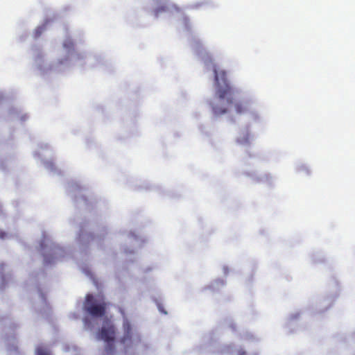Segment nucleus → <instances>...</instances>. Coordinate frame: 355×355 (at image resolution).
<instances>
[{"mask_svg":"<svg viewBox=\"0 0 355 355\" xmlns=\"http://www.w3.org/2000/svg\"><path fill=\"white\" fill-rule=\"evenodd\" d=\"M123 329L124 335L120 339L119 342L121 344L126 345V347H128L129 343H130L132 340V329L131 324L128 321H125L123 323Z\"/></svg>","mask_w":355,"mask_h":355,"instance_id":"obj_3","label":"nucleus"},{"mask_svg":"<svg viewBox=\"0 0 355 355\" xmlns=\"http://www.w3.org/2000/svg\"><path fill=\"white\" fill-rule=\"evenodd\" d=\"M36 353L37 355H50L49 352L42 347L37 348Z\"/></svg>","mask_w":355,"mask_h":355,"instance_id":"obj_4","label":"nucleus"},{"mask_svg":"<svg viewBox=\"0 0 355 355\" xmlns=\"http://www.w3.org/2000/svg\"><path fill=\"white\" fill-rule=\"evenodd\" d=\"M107 303L102 299L98 300L92 294H87L83 303V309L89 315L101 318L105 315Z\"/></svg>","mask_w":355,"mask_h":355,"instance_id":"obj_2","label":"nucleus"},{"mask_svg":"<svg viewBox=\"0 0 355 355\" xmlns=\"http://www.w3.org/2000/svg\"><path fill=\"white\" fill-rule=\"evenodd\" d=\"M239 355H245V352H241L239 353Z\"/></svg>","mask_w":355,"mask_h":355,"instance_id":"obj_6","label":"nucleus"},{"mask_svg":"<svg viewBox=\"0 0 355 355\" xmlns=\"http://www.w3.org/2000/svg\"><path fill=\"white\" fill-rule=\"evenodd\" d=\"M116 334V327L110 322H106L97 333V338L105 343L106 355H113L115 352L114 340Z\"/></svg>","mask_w":355,"mask_h":355,"instance_id":"obj_1","label":"nucleus"},{"mask_svg":"<svg viewBox=\"0 0 355 355\" xmlns=\"http://www.w3.org/2000/svg\"><path fill=\"white\" fill-rule=\"evenodd\" d=\"M137 340L138 342H141V339L139 335L137 336Z\"/></svg>","mask_w":355,"mask_h":355,"instance_id":"obj_5","label":"nucleus"}]
</instances>
